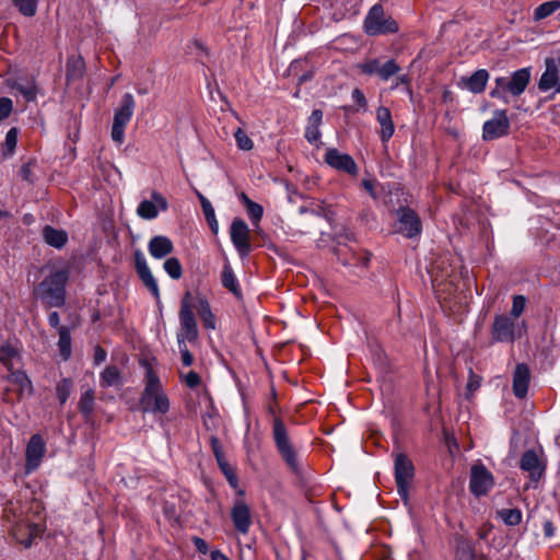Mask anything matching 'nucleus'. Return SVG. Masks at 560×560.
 <instances>
[{"mask_svg": "<svg viewBox=\"0 0 560 560\" xmlns=\"http://www.w3.org/2000/svg\"><path fill=\"white\" fill-rule=\"evenodd\" d=\"M145 372V386L140 398V405L144 412L152 413H166L170 410V400L162 389V384L159 375L154 372L152 366L144 363Z\"/></svg>", "mask_w": 560, "mask_h": 560, "instance_id": "1", "label": "nucleus"}, {"mask_svg": "<svg viewBox=\"0 0 560 560\" xmlns=\"http://www.w3.org/2000/svg\"><path fill=\"white\" fill-rule=\"evenodd\" d=\"M69 272L60 269L47 276L36 288V294L47 307H61L66 303Z\"/></svg>", "mask_w": 560, "mask_h": 560, "instance_id": "2", "label": "nucleus"}, {"mask_svg": "<svg viewBox=\"0 0 560 560\" xmlns=\"http://www.w3.org/2000/svg\"><path fill=\"white\" fill-rule=\"evenodd\" d=\"M529 81V68L518 69L510 78L498 77L494 79V88L490 91V96L509 103L508 94L515 97L520 96L526 90Z\"/></svg>", "mask_w": 560, "mask_h": 560, "instance_id": "3", "label": "nucleus"}, {"mask_svg": "<svg viewBox=\"0 0 560 560\" xmlns=\"http://www.w3.org/2000/svg\"><path fill=\"white\" fill-rule=\"evenodd\" d=\"M272 438L281 458L293 470H299L298 453L290 440L289 432L279 417H273Z\"/></svg>", "mask_w": 560, "mask_h": 560, "instance_id": "4", "label": "nucleus"}, {"mask_svg": "<svg viewBox=\"0 0 560 560\" xmlns=\"http://www.w3.org/2000/svg\"><path fill=\"white\" fill-rule=\"evenodd\" d=\"M364 31L370 36L396 33L398 31L397 22L389 15H386L381 4H374L364 19Z\"/></svg>", "mask_w": 560, "mask_h": 560, "instance_id": "5", "label": "nucleus"}, {"mask_svg": "<svg viewBox=\"0 0 560 560\" xmlns=\"http://www.w3.org/2000/svg\"><path fill=\"white\" fill-rule=\"evenodd\" d=\"M178 317L180 329L176 336L177 341L179 339L188 342L196 341L198 339V326L192 313V295L189 291L182 298Z\"/></svg>", "mask_w": 560, "mask_h": 560, "instance_id": "6", "label": "nucleus"}, {"mask_svg": "<svg viewBox=\"0 0 560 560\" xmlns=\"http://www.w3.org/2000/svg\"><path fill=\"white\" fill-rule=\"evenodd\" d=\"M136 108V101L131 93H125L121 96L118 108L114 114V121L112 126V139L121 144L125 140V129L128 122L131 120Z\"/></svg>", "mask_w": 560, "mask_h": 560, "instance_id": "7", "label": "nucleus"}, {"mask_svg": "<svg viewBox=\"0 0 560 560\" xmlns=\"http://www.w3.org/2000/svg\"><path fill=\"white\" fill-rule=\"evenodd\" d=\"M394 464L397 492L406 502L408 500L409 486L415 476V467L411 459L402 453L396 454Z\"/></svg>", "mask_w": 560, "mask_h": 560, "instance_id": "8", "label": "nucleus"}, {"mask_svg": "<svg viewBox=\"0 0 560 560\" xmlns=\"http://www.w3.org/2000/svg\"><path fill=\"white\" fill-rule=\"evenodd\" d=\"M510 120L505 109H497L493 117L482 126V139L491 141L504 137L510 131Z\"/></svg>", "mask_w": 560, "mask_h": 560, "instance_id": "9", "label": "nucleus"}, {"mask_svg": "<svg viewBox=\"0 0 560 560\" xmlns=\"http://www.w3.org/2000/svg\"><path fill=\"white\" fill-rule=\"evenodd\" d=\"M493 476L483 465H474L470 471L469 489L481 497L493 487Z\"/></svg>", "mask_w": 560, "mask_h": 560, "instance_id": "10", "label": "nucleus"}, {"mask_svg": "<svg viewBox=\"0 0 560 560\" xmlns=\"http://www.w3.org/2000/svg\"><path fill=\"white\" fill-rule=\"evenodd\" d=\"M231 518L237 533L242 535L248 534L253 524V518L250 508L244 500L236 499L234 501L231 509Z\"/></svg>", "mask_w": 560, "mask_h": 560, "instance_id": "11", "label": "nucleus"}, {"mask_svg": "<svg viewBox=\"0 0 560 560\" xmlns=\"http://www.w3.org/2000/svg\"><path fill=\"white\" fill-rule=\"evenodd\" d=\"M398 232L411 238L420 234L422 230L421 220L410 208L401 207L397 210Z\"/></svg>", "mask_w": 560, "mask_h": 560, "instance_id": "12", "label": "nucleus"}, {"mask_svg": "<svg viewBox=\"0 0 560 560\" xmlns=\"http://www.w3.org/2000/svg\"><path fill=\"white\" fill-rule=\"evenodd\" d=\"M45 453L46 446L43 438L39 434L32 435L25 451V470L27 474L33 472L39 467Z\"/></svg>", "mask_w": 560, "mask_h": 560, "instance_id": "13", "label": "nucleus"}, {"mask_svg": "<svg viewBox=\"0 0 560 560\" xmlns=\"http://www.w3.org/2000/svg\"><path fill=\"white\" fill-rule=\"evenodd\" d=\"M231 241L237 252L245 256L250 252L249 229L243 219H234L231 224Z\"/></svg>", "mask_w": 560, "mask_h": 560, "instance_id": "14", "label": "nucleus"}, {"mask_svg": "<svg viewBox=\"0 0 560 560\" xmlns=\"http://www.w3.org/2000/svg\"><path fill=\"white\" fill-rule=\"evenodd\" d=\"M491 335L494 341L512 342L515 339L514 320L506 315H497L492 324Z\"/></svg>", "mask_w": 560, "mask_h": 560, "instance_id": "15", "label": "nucleus"}, {"mask_svg": "<svg viewBox=\"0 0 560 560\" xmlns=\"http://www.w3.org/2000/svg\"><path fill=\"white\" fill-rule=\"evenodd\" d=\"M325 162L335 170L355 175L358 166L354 160L347 153H341L339 150L331 148L328 149L324 158Z\"/></svg>", "mask_w": 560, "mask_h": 560, "instance_id": "16", "label": "nucleus"}, {"mask_svg": "<svg viewBox=\"0 0 560 560\" xmlns=\"http://www.w3.org/2000/svg\"><path fill=\"white\" fill-rule=\"evenodd\" d=\"M152 200H142L137 214L144 220H153L159 215V209L165 211L168 207L167 200L158 191L151 194Z\"/></svg>", "mask_w": 560, "mask_h": 560, "instance_id": "17", "label": "nucleus"}, {"mask_svg": "<svg viewBox=\"0 0 560 560\" xmlns=\"http://www.w3.org/2000/svg\"><path fill=\"white\" fill-rule=\"evenodd\" d=\"M520 467L535 481L541 478L545 470V464L534 450H528L522 455Z\"/></svg>", "mask_w": 560, "mask_h": 560, "instance_id": "18", "label": "nucleus"}, {"mask_svg": "<svg viewBox=\"0 0 560 560\" xmlns=\"http://www.w3.org/2000/svg\"><path fill=\"white\" fill-rule=\"evenodd\" d=\"M8 382L13 386V389L18 393L20 399L33 395L34 389L32 382L24 371L12 370L8 375Z\"/></svg>", "mask_w": 560, "mask_h": 560, "instance_id": "19", "label": "nucleus"}, {"mask_svg": "<svg viewBox=\"0 0 560 560\" xmlns=\"http://www.w3.org/2000/svg\"><path fill=\"white\" fill-rule=\"evenodd\" d=\"M530 372L526 364H517L513 374V393L517 398H525L528 392Z\"/></svg>", "mask_w": 560, "mask_h": 560, "instance_id": "20", "label": "nucleus"}, {"mask_svg": "<svg viewBox=\"0 0 560 560\" xmlns=\"http://www.w3.org/2000/svg\"><path fill=\"white\" fill-rule=\"evenodd\" d=\"M546 70L538 81V89L542 92L558 86L559 84V70L553 58H547L545 61Z\"/></svg>", "mask_w": 560, "mask_h": 560, "instance_id": "21", "label": "nucleus"}, {"mask_svg": "<svg viewBox=\"0 0 560 560\" xmlns=\"http://www.w3.org/2000/svg\"><path fill=\"white\" fill-rule=\"evenodd\" d=\"M150 255L155 259H162L174 250L173 242L164 235L153 236L148 244Z\"/></svg>", "mask_w": 560, "mask_h": 560, "instance_id": "22", "label": "nucleus"}, {"mask_svg": "<svg viewBox=\"0 0 560 560\" xmlns=\"http://www.w3.org/2000/svg\"><path fill=\"white\" fill-rule=\"evenodd\" d=\"M489 80V72L486 69H479L469 77L460 79L462 85L468 91L478 94L485 91Z\"/></svg>", "mask_w": 560, "mask_h": 560, "instance_id": "23", "label": "nucleus"}, {"mask_svg": "<svg viewBox=\"0 0 560 560\" xmlns=\"http://www.w3.org/2000/svg\"><path fill=\"white\" fill-rule=\"evenodd\" d=\"M376 120L381 126L380 137L382 142H387L395 132V125L392 118L390 110L385 106H380L376 109Z\"/></svg>", "mask_w": 560, "mask_h": 560, "instance_id": "24", "label": "nucleus"}, {"mask_svg": "<svg viewBox=\"0 0 560 560\" xmlns=\"http://www.w3.org/2000/svg\"><path fill=\"white\" fill-rule=\"evenodd\" d=\"M21 360L20 349L16 342L4 341L0 345V362L12 371L14 365Z\"/></svg>", "mask_w": 560, "mask_h": 560, "instance_id": "25", "label": "nucleus"}, {"mask_svg": "<svg viewBox=\"0 0 560 560\" xmlns=\"http://www.w3.org/2000/svg\"><path fill=\"white\" fill-rule=\"evenodd\" d=\"M455 559L456 560H476L477 552L475 544L464 536H455Z\"/></svg>", "mask_w": 560, "mask_h": 560, "instance_id": "26", "label": "nucleus"}, {"mask_svg": "<svg viewBox=\"0 0 560 560\" xmlns=\"http://www.w3.org/2000/svg\"><path fill=\"white\" fill-rule=\"evenodd\" d=\"M43 238L48 245L59 249L67 244L68 234L63 230H58L50 225H46L43 229Z\"/></svg>", "mask_w": 560, "mask_h": 560, "instance_id": "27", "label": "nucleus"}, {"mask_svg": "<svg viewBox=\"0 0 560 560\" xmlns=\"http://www.w3.org/2000/svg\"><path fill=\"white\" fill-rule=\"evenodd\" d=\"M198 314L207 329H215V317L211 311L210 304L205 296H198Z\"/></svg>", "mask_w": 560, "mask_h": 560, "instance_id": "28", "label": "nucleus"}, {"mask_svg": "<svg viewBox=\"0 0 560 560\" xmlns=\"http://www.w3.org/2000/svg\"><path fill=\"white\" fill-rule=\"evenodd\" d=\"M12 89L22 94L27 102L35 101L38 93V88L33 80H16Z\"/></svg>", "mask_w": 560, "mask_h": 560, "instance_id": "29", "label": "nucleus"}, {"mask_svg": "<svg viewBox=\"0 0 560 560\" xmlns=\"http://www.w3.org/2000/svg\"><path fill=\"white\" fill-rule=\"evenodd\" d=\"M222 285L232 292L236 298L242 296V292L238 285V281L233 272V269L229 264H225L222 270Z\"/></svg>", "mask_w": 560, "mask_h": 560, "instance_id": "30", "label": "nucleus"}, {"mask_svg": "<svg viewBox=\"0 0 560 560\" xmlns=\"http://www.w3.org/2000/svg\"><path fill=\"white\" fill-rule=\"evenodd\" d=\"M197 195H198V199L200 201L205 218H206L211 231L214 234H217L219 231V223L215 218L214 209H213L211 202L202 194L198 192Z\"/></svg>", "mask_w": 560, "mask_h": 560, "instance_id": "31", "label": "nucleus"}, {"mask_svg": "<svg viewBox=\"0 0 560 560\" xmlns=\"http://www.w3.org/2000/svg\"><path fill=\"white\" fill-rule=\"evenodd\" d=\"M58 348L60 355L65 361L71 357V334L68 327H59L58 331Z\"/></svg>", "mask_w": 560, "mask_h": 560, "instance_id": "32", "label": "nucleus"}, {"mask_svg": "<svg viewBox=\"0 0 560 560\" xmlns=\"http://www.w3.org/2000/svg\"><path fill=\"white\" fill-rule=\"evenodd\" d=\"M100 384L102 387L118 386L120 384V372L116 366L109 365L101 373Z\"/></svg>", "mask_w": 560, "mask_h": 560, "instance_id": "33", "label": "nucleus"}, {"mask_svg": "<svg viewBox=\"0 0 560 560\" xmlns=\"http://www.w3.org/2000/svg\"><path fill=\"white\" fill-rule=\"evenodd\" d=\"M383 62L378 58L366 59L357 65L360 73L365 75H377L380 78Z\"/></svg>", "mask_w": 560, "mask_h": 560, "instance_id": "34", "label": "nucleus"}, {"mask_svg": "<svg viewBox=\"0 0 560 560\" xmlns=\"http://www.w3.org/2000/svg\"><path fill=\"white\" fill-rule=\"evenodd\" d=\"M558 9H560L559 0L544 2L535 9L533 18L535 21L544 20L555 13Z\"/></svg>", "mask_w": 560, "mask_h": 560, "instance_id": "35", "label": "nucleus"}, {"mask_svg": "<svg viewBox=\"0 0 560 560\" xmlns=\"http://www.w3.org/2000/svg\"><path fill=\"white\" fill-rule=\"evenodd\" d=\"M18 136L19 129L16 127H12L8 130L2 145V155L4 158H10L14 154L18 144Z\"/></svg>", "mask_w": 560, "mask_h": 560, "instance_id": "36", "label": "nucleus"}, {"mask_svg": "<svg viewBox=\"0 0 560 560\" xmlns=\"http://www.w3.org/2000/svg\"><path fill=\"white\" fill-rule=\"evenodd\" d=\"M79 410L86 420L92 416L94 411V392L92 389H88L81 395Z\"/></svg>", "mask_w": 560, "mask_h": 560, "instance_id": "37", "label": "nucleus"}, {"mask_svg": "<svg viewBox=\"0 0 560 560\" xmlns=\"http://www.w3.org/2000/svg\"><path fill=\"white\" fill-rule=\"evenodd\" d=\"M498 517L508 526H516L522 522V511L520 509H502L498 511Z\"/></svg>", "mask_w": 560, "mask_h": 560, "instance_id": "38", "label": "nucleus"}, {"mask_svg": "<svg viewBox=\"0 0 560 560\" xmlns=\"http://www.w3.org/2000/svg\"><path fill=\"white\" fill-rule=\"evenodd\" d=\"M11 2L26 18H32L37 12L38 0H11Z\"/></svg>", "mask_w": 560, "mask_h": 560, "instance_id": "39", "label": "nucleus"}, {"mask_svg": "<svg viewBox=\"0 0 560 560\" xmlns=\"http://www.w3.org/2000/svg\"><path fill=\"white\" fill-rule=\"evenodd\" d=\"M140 279L144 283V285L150 290V292L153 294V296L159 300L160 299V289L158 285V281L155 280L154 276L152 275L150 268H147L144 270L137 271Z\"/></svg>", "mask_w": 560, "mask_h": 560, "instance_id": "40", "label": "nucleus"}, {"mask_svg": "<svg viewBox=\"0 0 560 560\" xmlns=\"http://www.w3.org/2000/svg\"><path fill=\"white\" fill-rule=\"evenodd\" d=\"M163 268L165 272L174 280H178L183 276V267L180 261L176 257L167 258Z\"/></svg>", "mask_w": 560, "mask_h": 560, "instance_id": "41", "label": "nucleus"}, {"mask_svg": "<svg viewBox=\"0 0 560 560\" xmlns=\"http://www.w3.org/2000/svg\"><path fill=\"white\" fill-rule=\"evenodd\" d=\"M84 62L81 58H71L67 63V79L75 80L83 74Z\"/></svg>", "mask_w": 560, "mask_h": 560, "instance_id": "42", "label": "nucleus"}, {"mask_svg": "<svg viewBox=\"0 0 560 560\" xmlns=\"http://www.w3.org/2000/svg\"><path fill=\"white\" fill-rule=\"evenodd\" d=\"M400 71L399 65L394 59H388L383 62L380 80L383 82L388 81L390 78L397 75Z\"/></svg>", "mask_w": 560, "mask_h": 560, "instance_id": "43", "label": "nucleus"}, {"mask_svg": "<svg viewBox=\"0 0 560 560\" xmlns=\"http://www.w3.org/2000/svg\"><path fill=\"white\" fill-rule=\"evenodd\" d=\"M201 418L203 425L208 431H213L219 427V416L215 409L213 408L211 400L208 410L202 413Z\"/></svg>", "mask_w": 560, "mask_h": 560, "instance_id": "44", "label": "nucleus"}, {"mask_svg": "<svg viewBox=\"0 0 560 560\" xmlns=\"http://www.w3.org/2000/svg\"><path fill=\"white\" fill-rule=\"evenodd\" d=\"M234 138L238 149L243 151H250L253 149L254 142L243 129L238 128L234 133Z\"/></svg>", "mask_w": 560, "mask_h": 560, "instance_id": "45", "label": "nucleus"}, {"mask_svg": "<svg viewBox=\"0 0 560 560\" xmlns=\"http://www.w3.org/2000/svg\"><path fill=\"white\" fill-rule=\"evenodd\" d=\"M526 305V299L523 295H514L511 308V316L517 318L524 312Z\"/></svg>", "mask_w": 560, "mask_h": 560, "instance_id": "46", "label": "nucleus"}, {"mask_svg": "<svg viewBox=\"0 0 560 560\" xmlns=\"http://www.w3.org/2000/svg\"><path fill=\"white\" fill-rule=\"evenodd\" d=\"M186 342L187 341H183L179 339V341H177V345L180 352V360L183 365L190 366L194 363V357L188 350Z\"/></svg>", "mask_w": 560, "mask_h": 560, "instance_id": "47", "label": "nucleus"}, {"mask_svg": "<svg viewBox=\"0 0 560 560\" xmlns=\"http://www.w3.org/2000/svg\"><path fill=\"white\" fill-rule=\"evenodd\" d=\"M247 214L249 219L256 223L260 221L262 217V207L254 201H248V206H246Z\"/></svg>", "mask_w": 560, "mask_h": 560, "instance_id": "48", "label": "nucleus"}, {"mask_svg": "<svg viewBox=\"0 0 560 560\" xmlns=\"http://www.w3.org/2000/svg\"><path fill=\"white\" fill-rule=\"evenodd\" d=\"M179 376L189 388H195L201 383L199 374L195 371H190L187 374L180 373Z\"/></svg>", "mask_w": 560, "mask_h": 560, "instance_id": "49", "label": "nucleus"}, {"mask_svg": "<svg viewBox=\"0 0 560 560\" xmlns=\"http://www.w3.org/2000/svg\"><path fill=\"white\" fill-rule=\"evenodd\" d=\"M220 469L223 472V475L225 476L230 486H232L233 488H236L238 485V478L234 471V468L228 463V464H225V466H221Z\"/></svg>", "mask_w": 560, "mask_h": 560, "instance_id": "50", "label": "nucleus"}, {"mask_svg": "<svg viewBox=\"0 0 560 560\" xmlns=\"http://www.w3.org/2000/svg\"><path fill=\"white\" fill-rule=\"evenodd\" d=\"M13 109V102L9 97L0 98V121L8 118Z\"/></svg>", "mask_w": 560, "mask_h": 560, "instance_id": "51", "label": "nucleus"}, {"mask_svg": "<svg viewBox=\"0 0 560 560\" xmlns=\"http://www.w3.org/2000/svg\"><path fill=\"white\" fill-rule=\"evenodd\" d=\"M19 176L24 182H27L28 184H33L34 183V175H33L32 163L31 162L25 163V164H23L21 166V168L19 171Z\"/></svg>", "mask_w": 560, "mask_h": 560, "instance_id": "52", "label": "nucleus"}, {"mask_svg": "<svg viewBox=\"0 0 560 560\" xmlns=\"http://www.w3.org/2000/svg\"><path fill=\"white\" fill-rule=\"evenodd\" d=\"M305 138L310 143H316L320 139L319 126H307L305 129Z\"/></svg>", "mask_w": 560, "mask_h": 560, "instance_id": "53", "label": "nucleus"}, {"mask_svg": "<svg viewBox=\"0 0 560 560\" xmlns=\"http://www.w3.org/2000/svg\"><path fill=\"white\" fill-rule=\"evenodd\" d=\"M135 267L137 271L149 268L145 257L140 249L135 253Z\"/></svg>", "mask_w": 560, "mask_h": 560, "instance_id": "54", "label": "nucleus"}, {"mask_svg": "<svg viewBox=\"0 0 560 560\" xmlns=\"http://www.w3.org/2000/svg\"><path fill=\"white\" fill-rule=\"evenodd\" d=\"M352 98L358 104L360 108H365L368 105L364 93L360 89H354L352 91Z\"/></svg>", "mask_w": 560, "mask_h": 560, "instance_id": "55", "label": "nucleus"}, {"mask_svg": "<svg viewBox=\"0 0 560 560\" xmlns=\"http://www.w3.org/2000/svg\"><path fill=\"white\" fill-rule=\"evenodd\" d=\"M323 119V112L320 109H314L308 118L307 126H319Z\"/></svg>", "mask_w": 560, "mask_h": 560, "instance_id": "56", "label": "nucleus"}, {"mask_svg": "<svg viewBox=\"0 0 560 560\" xmlns=\"http://www.w3.org/2000/svg\"><path fill=\"white\" fill-rule=\"evenodd\" d=\"M210 446H211V450L213 452V455H218V454L224 453L222 444H221L220 440L215 435H211L210 436Z\"/></svg>", "mask_w": 560, "mask_h": 560, "instance_id": "57", "label": "nucleus"}, {"mask_svg": "<svg viewBox=\"0 0 560 560\" xmlns=\"http://www.w3.org/2000/svg\"><path fill=\"white\" fill-rule=\"evenodd\" d=\"M57 396L61 404H65L69 397V388L66 384L57 386Z\"/></svg>", "mask_w": 560, "mask_h": 560, "instance_id": "58", "label": "nucleus"}, {"mask_svg": "<svg viewBox=\"0 0 560 560\" xmlns=\"http://www.w3.org/2000/svg\"><path fill=\"white\" fill-rule=\"evenodd\" d=\"M48 324L52 328H56L57 332L59 331V327H63L62 325H60L59 314L57 312H55V311L49 313V315H48Z\"/></svg>", "mask_w": 560, "mask_h": 560, "instance_id": "59", "label": "nucleus"}, {"mask_svg": "<svg viewBox=\"0 0 560 560\" xmlns=\"http://www.w3.org/2000/svg\"><path fill=\"white\" fill-rule=\"evenodd\" d=\"M479 386H480V378L477 375L472 374V372L470 371V377L467 383L468 390L475 392L476 389L479 388Z\"/></svg>", "mask_w": 560, "mask_h": 560, "instance_id": "60", "label": "nucleus"}, {"mask_svg": "<svg viewBox=\"0 0 560 560\" xmlns=\"http://www.w3.org/2000/svg\"><path fill=\"white\" fill-rule=\"evenodd\" d=\"M194 544L199 552L205 555L208 552V545L202 538L195 537Z\"/></svg>", "mask_w": 560, "mask_h": 560, "instance_id": "61", "label": "nucleus"}, {"mask_svg": "<svg viewBox=\"0 0 560 560\" xmlns=\"http://www.w3.org/2000/svg\"><path fill=\"white\" fill-rule=\"evenodd\" d=\"M105 359H106V351L103 348L97 346L95 348V353H94L95 364H100L101 362L105 361Z\"/></svg>", "mask_w": 560, "mask_h": 560, "instance_id": "62", "label": "nucleus"}, {"mask_svg": "<svg viewBox=\"0 0 560 560\" xmlns=\"http://www.w3.org/2000/svg\"><path fill=\"white\" fill-rule=\"evenodd\" d=\"M542 528L545 537L550 538L555 535V526L551 521H545Z\"/></svg>", "mask_w": 560, "mask_h": 560, "instance_id": "63", "label": "nucleus"}, {"mask_svg": "<svg viewBox=\"0 0 560 560\" xmlns=\"http://www.w3.org/2000/svg\"><path fill=\"white\" fill-rule=\"evenodd\" d=\"M26 529L28 532V538L23 541L25 544L26 547H28L31 545V539L34 535H37L38 533V527L36 525H27L26 526Z\"/></svg>", "mask_w": 560, "mask_h": 560, "instance_id": "64", "label": "nucleus"}]
</instances>
